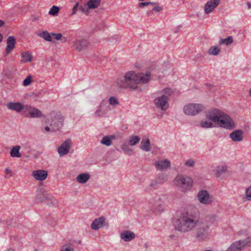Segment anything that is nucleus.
Returning <instances> with one entry per match:
<instances>
[{
    "mask_svg": "<svg viewBox=\"0 0 251 251\" xmlns=\"http://www.w3.org/2000/svg\"><path fill=\"white\" fill-rule=\"evenodd\" d=\"M151 73L147 72L146 74H136L133 71L126 72L123 78H119L117 81V85L124 89L134 90L137 88L139 83H145L150 79Z\"/></svg>",
    "mask_w": 251,
    "mask_h": 251,
    "instance_id": "nucleus-1",
    "label": "nucleus"
},
{
    "mask_svg": "<svg viewBox=\"0 0 251 251\" xmlns=\"http://www.w3.org/2000/svg\"><path fill=\"white\" fill-rule=\"evenodd\" d=\"M207 117L216 124V127H220L227 130L235 128V124L232 119L222 110L213 109L207 112Z\"/></svg>",
    "mask_w": 251,
    "mask_h": 251,
    "instance_id": "nucleus-2",
    "label": "nucleus"
},
{
    "mask_svg": "<svg viewBox=\"0 0 251 251\" xmlns=\"http://www.w3.org/2000/svg\"><path fill=\"white\" fill-rule=\"evenodd\" d=\"M198 223L195 215L191 212L187 211L182 213L179 218L175 220L173 224L176 230L186 232L191 231L198 225Z\"/></svg>",
    "mask_w": 251,
    "mask_h": 251,
    "instance_id": "nucleus-3",
    "label": "nucleus"
},
{
    "mask_svg": "<svg viewBox=\"0 0 251 251\" xmlns=\"http://www.w3.org/2000/svg\"><path fill=\"white\" fill-rule=\"evenodd\" d=\"M173 93L171 89L166 88L164 89L160 96L157 97L154 100L155 107L161 111H165L169 106V98Z\"/></svg>",
    "mask_w": 251,
    "mask_h": 251,
    "instance_id": "nucleus-4",
    "label": "nucleus"
},
{
    "mask_svg": "<svg viewBox=\"0 0 251 251\" xmlns=\"http://www.w3.org/2000/svg\"><path fill=\"white\" fill-rule=\"evenodd\" d=\"M36 200L38 201L46 202L48 204H55L56 201L48 191L42 187H39L37 190Z\"/></svg>",
    "mask_w": 251,
    "mask_h": 251,
    "instance_id": "nucleus-5",
    "label": "nucleus"
},
{
    "mask_svg": "<svg viewBox=\"0 0 251 251\" xmlns=\"http://www.w3.org/2000/svg\"><path fill=\"white\" fill-rule=\"evenodd\" d=\"M251 246V235L245 239L240 240L232 243L226 251H240L244 248Z\"/></svg>",
    "mask_w": 251,
    "mask_h": 251,
    "instance_id": "nucleus-6",
    "label": "nucleus"
},
{
    "mask_svg": "<svg viewBox=\"0 0 251 251\" xmlns=\"http://www.w3.org/2000/svg\"><path fill=\"white\" fill-rule=\"evenodd\" d=\"M210 234L209 226L206 223L199 225L197 228L196 238L198 241H203Z\"/></svg>",
    "mask_w": 251,
    "mask_h": 251,
    "instance_id": "nucleus-7",
    "label": "nucleus"
},
{
    "mask_svg": "<svg viewBox=\"0 0 251 251\" xmlns=\"http://www.w3.org/2000/svg\"><path fill=\"white\" fill-rule=\"evenodd\" d=\"M204 109V106L200 103H189L183 107L184 113L187 115L194 116Z\"/></svg>",
    "mask_w": 251,
    "mask_h": 251,
    "instance_id": "nucleus-8",
    "label": "nucleus"
},
{
    "mask_svg": "<svg viewBox=\"0 0 251 251\" xmlns=\"http://www.w3.org/2000/svg\"><path fill=\"white\" fill-rule=\"evenodd\" d=\"M174 183L176 186L187 189L192 186L193 180L187 176L179 175L176 177Z\"/></svg>",
    "mask_w": 251,
    "mask_h": 251,
    "instance_id": "nucleus-9",
    "label": "nucleus"
},
{
    "mask_svg": "<svg viewBox=\"0 0 251 251\" xmlns=\"http://www.w3.org/2000/svg\"><path fill=\"white\" fill-rule=\"evenodd\" d=\"M197 197L199 201L203 205H211L214 201V197L210 195L206 190L200 191Z\"/></svg>",
    "mask_w": 251,
    "mask_h": 251,
    "instance_id": "nucleus-10",
    "label": "nucleus"
},
{
    "mask_svg": "<svg viewBox=\"0 0 251 251\" xmlns=\"http://www.w3.org/2000/svg\"><path fill=\"white\" fill-rule=\"evenodd\" d=\"M111 110V108H110L108 103L103 100L100 103L93 115L96 118H101L105 116Z\"/></svg>",
    "mask_w": 251,
    "mask_h": 251,
    "instance_id": "nucleus-11",
    "label": "nucleus"
},
{
    "mask_svg": "<svg viewBox=\"0 0 251 251\" xmlns=\"http://www.w3.org/2000/svg\"><path fill=\"white\" fill-rule=\"evenodd\" d=\"M63 121V117L60 114H56L50 125L51 131H56L59 130L62 126Z\"/></svg>",
    "mask_w": 251,
    "mask_h": 251,
    "instance_id": "nucleus-12",
    "label": "nucleus"
},
{
    "mask_svg": "<svg viewBox=\"0 0 251 251\" xmlns=\"http://www.w3.org/2000/svg\"><path fill=\"white\" fill-rule=\"evenodd\" d=\"M154 165L157 170L163 171L170 168L171 162L167 159H159L155 161Z\"/></svg>",
    "mask_w": 251,
    "mask_h": 251,
    "instance_id": "nucleus-13",
    "label": "nucleus"
},
{
    "mask_svg": "<svg viewBox=\"0 0 251 251\" xmlns=\"http://www.w3.org/2000/svg\"><path fill=\"white\" fill-rule=\"evenodd\" d=\"M74 47L75 50L81 51L88 47L89 42L86 38H80L73 42Z\"/></svg>",
    "mask_w": 251,
    "mask_h": 251,
    "instance_id": "nucleus-14",
    "label": "nucleus"
},
{
    "mask_svg": "<svg viewBox=\"0 0 251 251\" xmlns=\"http://www.w3.org/2000/svg\"><path fill=\"white\" fill-rule=\"evenodd\" d=\"M71 146V141L70 139L66 140L58 148V152L60 156H63L69 152Z\"/></svg>",
    "mask_w": 251,
    "mask_h": 251,
    "instance_id": "nucleus-15",
    "label": "nucleus"
},
{
    "mask_svg": "<svg viewBox=\"0 0 251 251\" xmlns=\"http://www.w3.org/2000/svg\"><path fill=\"white\" fill-rule=\"evenodd\" d=\"M25 109L28 112L31 118H39L43 116L41 111L34 107L26 105H25Z\"/></svg>",
    "mask_w": 251,
    "mask_h": 251,
    "instance_id": "nucleus-16",
    "label": "nucleus"
},
{
    "mask_svg": "<svg viewBox=\"0 0 251 251\" xmlns=\"http://www.w3.org/2000/svg\"><path fill=\"white\" fill-rule=\"evenodd\" d=\"M221 0H209L205 5L204 12L209 14L220 4Z\"/></svg>",
    "mask_w": 251,
    "mask_h": 251,
    "instance_id": "nucleus-17",
    "label": "nucleus"
},
{
    "mask_svg": "<svg viewBox=\"0 0 251 251\" xmlns=\"http://www.w3.org/2000/svg\"><path fill=\"white\" fill-rule=\"evenodd\" d=\"M229 136L234 142H240L243 140V131L241 129H236L231 132Z\"/></svg>",
    "mask_w": 251,
    "mask_h": 251,
    "instance_id": "nucleus-18",
    "label": "nucleus"
},
{
    "mask_svg": "<svg viewBox=\"0 0 251 251\" xmlns=\"http://www.w3.org/2000/svg\"><path fill=\"white\" fill-rule=\"evenodd\" d=\"M6 106L9 109L15 111L18 113L25 109V105H24L22 103L19 102H9L7 104Z\"/></svg>",
    "mask_w": 251,
    "mask_h": 251,
    "instance_id": "nucleus-19",
    "label": "nucleus"
},
{
    "mask_svg": "<svg viewBox=\"0 0 251 251\" xmlns=\"http://www.w3.org/2000/svg\"><path fill=\"white\" fill-rule=\"evenodd\" d=\"M105 224V219L103 217H100L96 219L91 224V227L94 230H98L99 228L103 227Z\"/></svg>",
    "mask_w": 251,
    "mask_h": 251,
    "instance_id": "nucleus-20",
    "label": "nucleus"
},
{
    "mask_svg": "<svg viewBox=\"0 0 251 251\" xmlns=\"http://www.w3.org/2000/svg\"><path fill=\"white\" fill-rule=\"evenodd\" d=\"M135 234L129 230H124L120 234L121 239L125 242H129L135 238Z\"/></svg>",
    "mask_w": 251,
    "mask_h": 251,
    "instance_id": "nucleus-21",
    "label": "nucleus"
},
{
    "mask_svg": "<svg viewBox=\"0 0 251 251\" xmlns=\"http://www.w3.org/2000/svg\"><path fill=\"white\" fill-rule=\"evenodd\" d=\"M32 176L35 179L38 180H45L48 176L47 172L44 170H37L32 172Z\"/></svg>",
    "mask_w": 251,
    "mask_h": 251,
    "instance_id": "nucleus-22",
    "label": "nucleus"
},
{
    "mask_svg": "<svg viewBox=\"0 0 251 251\" xmlns=\"http://www.w3.org/2000/svg\"><path fill=\"white\" fill-rule=\"evenodd\" d=\"M16 39L13 36H9L7 39V46L5 49V52L9 53L15 48Z\"/></svg>",
    "mask_w": 251,
    "mask_h": 251,
    "instance_id": "nucleus-23",
    "label": "nucleus"
},
{
    "mask_svg": "<svg viewBox=\"0 0 251 251\" xmlns=\"http://www.w3.org/2000/svg\"><path fill=\"white\" fill-rule=\"evenodd\" d=\"M200 126L203 128H208L216 127V124L212 120L207 117L206 113V119L202 120L200 123Z\"/></svg>",
    "mask_w": 251,
    "mask_h": 251,
    "instance_id": "nucleus-24",
    "label": "nucleus"
},
{
    "mask_svg": "<svg viewBox=\"0 0 251 251\" xmlns=\"http://www.w3.org/2000/svg\"><path fill=\"white\" fill-rule=\"evenodd\" d=\"M227 171V167L226 166H218L215 170L216 177L223 178Z\"/></svg>",
    "mask_w": 251,
    "mask_h": 251,
    "instance_id": "nucleus-25",
    "label": "nucleus"
},
{
    "mask_svg": "<svg viewBox=\"0 0 251 251\" xmlns=\"http://www.w3.org/2000/svg\"><path fill=\"white\" fill-rule=\"evenodd\" d=\"M90 178V175L88 173H82L78 175L76 178V181L79 183H85Z\"/></svg>",
    "mask_w": 251,
    "mask_h": 251,
    "instance_id": "nucleus-26",
    "label": "nucleus"
},
{
    "mask_svg": "<svg viewBox=\"0 0 251 251\" xmlns=\"http://www.w3.org/2000/svg\"><path fill=\"white\" fill-rule=\"evenodd\" d=\"M140 148L143 151L148 152L150 151L151 149V146L150 144V141L149 139H143L141 142Z\"/></svg>",
    "mask_w": 251,
    "mask_h": 251,
    "instance_id": "nucleus-27",
    "label": "nucleus"
},
{
    "mask_svg": "<svg viewBox=\"0 0 251 251\" xmlns=\"http://www.w3.org/2000/svg\"><path fill=\"white\" fill-rule=\"evenodd\" d=\"M115 139L114 135L105 136H104L100 141V143L102 145L106 146H110L112 144V140Z\"/></svg>",
    "mask_w": 251,
    "mask_h": 251,
    "instance_id": "nucleus-28",
    "label": "nucleus"
},
{
    "mask_svg": "<svg viewBox=\"0 0 251 251\" xmlns=\"http://www.w3.org/2000/svg\"><path fill=\"white\" fill-rule=\"evenodd\" d=\"M21 57L22 58V59L21 60V63L30 62L33 58L32 54L28 51L23 52Z\"/></svg>",
    "mask_w": 251,
    "mask_h": 251,
    "instance_id": "nucleus-29",
    "label": "nucleus"
},
{
    "mask_svg": "<svg viewBox=\"0 0 251 251\" xmlns=\"http://www.w3.org/2000/svg\"><path fill=\"white\" fill-rule=\"evenodd\" d=\"M21 149V146H14L11 151H10V155L12 157H18L19 158L21 157L22 154L20 152V150Z\"/></svg>",
    "mask_w": 251,
    "mask_h": 251,
    "instance_id": "nucleus-30",
    "label": "nucleus"
},
{
    "mask_svg": "<svg viewBox=\"0 0 251 251\" xmlns=\"http://www.w3.org/2000/svg\"><path fill=\"white\" fill-rule=\"evenodd\" d=\"M130 145H128V143H124L121 146V149L126 154L130 155L133 152V150L129 147Z\"/></svg>",
    "mask_w": 251,
    "mask_h": 251,
    "instance_id": "nucleus-31",
    "label": "nucleus"
},
{
    "mask_svg": "<svg viewBox=\"0 0 251 251\" xmlns=\"http://www.w3.org/2000/svg\"><path fill=\"white\" fill-rule=\"evenodd\" d=\"M140 137L139 136L135 135L131 136L129 137L128 140V145L133 146L136 145L140 141Z\"/></svg>",
    "mask_w": 251,
    "mask_h": 251,
    "instance_id": "nucleus-32",
    "label": "nucleus"
},
{
    "mask_svg": "<svg viewBox=\"0 0 251 251\" xmlns=\"http://www.w3.org/2000/svg\"><path fill=\"white\" fill-rule=\"evenodd\" d=\"M101 0H90L87 3V6L89 8L95 9L100 5Z\"/></svg>",
    "mask_w": 251,
    "mask_h": 251,
    "instance_id": "nucleus-33",
    "label": "nucleus"
},
{
    "mask_svg": "<svg viewBox=\"0 0 251 251\" xmlns=\"http://www.w3.org/2000/svg\"><path fill=\"white\" fill-rule=\"evenodd\" d=\"M168 176L165 173L159 174L156 178L159 184H162L167 181Z\"/></svg>",
    "mask_w": 251,
    "mask_h": 251,
    "instance_id": "nucleus-34",
    "label": "nucleus"
},
{
    "mask_svg": "<svg viewBox=\"0 0 251 251\" xmlns=\"http://www.w3.org/2000/svg\"><path fill=\"white\" fill-rule=\"evenodd\" d=\"M119 104L118 99L115 97H111L108 100V104L110 108H113Z\"/></svg>",
    "mask_w": 251,
    "mask_h": 251,
    "instance_id": "nucleus-35",
    "label": "nucleus"
},
{
    "mask_svg": "<svg viewBox=\"0 0 251 251\" xmlns=\"http://www.w3.org/2000/svg\"><path fill=\"white\" fill-rule=\"evenodd\" d=\"M220 51V49L217 46H212L208 50L207 53L209 55H217Z\"/></svg>",
    "mask_w": 251,
    "mask_h": 251,
    "instance_id": "nucleus-36",
    "label": "nucleus"
},
{
    "mask_svg": "<svg viewBox=\"0 0 251 251\" xmlns=\"http://www.w3.org/2000/svg\"><path fill=\"white\" fill-rule=\"evenodd\" d=\"M38 36L48 41H51L52 37L49 32H38Z\"/></svg>",
    "mask_w": 251,
    "mask_h": 251,
    "instance_id": "nucleus-37",
    "label": "nucleus"
},
{
    "mask_svg": "<svg viewBox=\"0 0 251 251\" xmlns=\"http://www.w3.org/2000/svg\"><path fill=\"white\" fill-rule=\"evenodd\" d=\"M157 184H159L157 180H152L151 181L150 183L145 189L146 191L152 190L153 189H155L156 188V186Z\"/></svg>",
    "mask_w": 251,
    "mask_h": 251,
    "instance_id": "nucleus-38",
    "label": "nucleus"
},
{
    "mask_svg": "<svg viewBox=\"0 0 251 251\" xmlns=\"http://www.w3.org/2000/svg\"><path fill=\"white\" fill-rule=\"evenodd\" d=\"M59 11V8L55 5L52 6L51 8L50 9L49 14L51 16H56Z\"/></svg>",
    "mask_w": 251,
    "mask_h": 251,
    "instance_id": "nucleus-39",
    "label": "nucleus"
},
{
    "mask_svg": "<svg viewBox=\"0 0 251 251\" xmlns=\"http://www.w3.org/2000/svg\"><path fill=\"white\" fill-rule=\"evenodd\" d=\"M233 42L232 37V36H230L227 37V38L225 39H221L219 43L220 44H225L226 45H228L229 44H230Z\"/></svg>",
    "mask_w": 251,
    "mask_h": 251,
    "instance_id": "nucleus-40",
    "label": "nucleus"
},
{
    "mask_svg": "<svg viewBox=\"0 0 251 251\" xmlns=\"http://www.w3.org/2000/svg\"><path fill=\"white\" fill-rule=\"evenodd\" d=\"M218 219V216L216 214H210L206 217V220L210 223H214Z\"/></svg>",
    "mask_w": 251,
    "mask_h": 251,
    "instance_id": "nucleus-41",
    "label": "nucleus"
},
{
    "mask_svg": "<svg viewBox=\"0 0 251 251\" xmlns=\"http://www.w3.org/2000/svg\"><path fill=\"white\" fill-rule=\"evenodd\" d=\"M31 77L29 75L24 80L23 84L24 86H27L31 83Z\"/></svg>",
    "mask_w": 251,
    "mask_h": 251,
    "instance_id": "nucleus-42",
    "label": "nucleus"
},
{
    "mask_svg": "<svg viewBox=\"0 0 251 251\" xmlns=\"http://www.w3.org/2000/svg\"><path fill=\"white\" fill-rule=\"evenodd\" d=\"M60 251H74V249L70 246L65 245L61 247Z\"/></svg>",
    "mask_w": 251,
    "mask_h": 251,
    "instance_id": "nucleus-43",
    "label": "nucleus"
},
{
    "mask_svg": "<svg viewBox=\"0 0 251 251\" xmlns=\"http://www.w3.org/2000/svg\"><path fill=\"white\" fill-rule=\"evenodd\" d=\"M246 200L247 201L251 200V186H250L246 190Z\"/></svg>",
    "mask_w": 251,
    "mask_h": 251,
    "instance_id": "nucleus-44",
    "label": "nucleus"
},
{
    "mask_svg": "<svg viewBox=\"0 0 251 251\" xmlns=\"http://www.w3.org/2000/svg\"><path fill=\"white\" fill-rule=\"evenodd\" d=\"M195 163V162L194 160L192 159H189L185 162L184 165L190 167H193L194 166Z\"/></svg>",
    "mask_w": 251,
    "mask_h": 251,
    "instance_id": "nucleus-45",
    "label": "nucleus"
},
{
    "mask_svg": "<svg viewBox=\"0 0 251 251\" xmlns=\"http://www.w3.org/2000/svg\"><path fill=\"white\" fill-rule=\"evenodd\" d=\"M155 201H156L155 200H154L152 198H150L149 200H148V202L150 205V206L149 207V209H152L154 204L155 203Z\"/></svg>",
    "mask_w": 251,
    "mask_h": 251,
    "instance_id": "nucleus-46",
    "label": "nucleus"
},
{
    "mask_svg": "<svg viewBox=\"0 0 251 251\" xmlns=\"http://www.w3.org/2000/svg\"><path fill=\"white\" fill-rule=\"evenodd\" d=\"M80 9L83 12L85 13V14H88L89 13V9L90 8L87 7L86 3L83 6H80Z\"/></svg>",
    "mask_w": 251,
    "mask_h": 251,
    "instance_id": "nucleus-47",
    "label": "nucleus"
},
{
    "mask_svg": "<svg viewBox=\"0 0 251 251\" xmlns=\"http://www.w3.org/2000/svg\"><path fill=\"white\" fill-rule=\"evenodd\" d=\"M150 4H154V3L152 2H141L139 4V7L140 8H143L144 6H148Z\"/></svg>",
    "mask_w": 251,
    "mask_h": 251,
    "instance_id": "nucleus-48",
    "label": "nucleus"
},
{
    "mask_svg": "<svg viewBox=\"0 0 251 251\" xmlns=\"http://www.w3.org/2000/svg\"><path fill=\"white\" fill-rule=\"evenodd\" d=\"M51 34L53 36H54V38L56 40H59L62 37V35L61 33H55L54 32H52Z\"/></svg>",
    "mask_w": 251,
    "mask_h": 251,
    "instance_id": "nucleus-49",
    "label": "nucleus"
},
{
    "mask_svg": "<svg viewBox=\"0 0 251 251\" xmlns=\"http://www.w3.org/2000/svg\"><path fill=\"white\" fill-rule=\"evenodd\" d=\"M79 5V3L78 2H76L75 5H74L73 8V10H72V15H74L76 13L77 10V8H78V6Z\"/></svg>",
    "mask_w": 251,
    "mask_h": 251,
    "instance_id": "nucleus-50",
    "label": "nucleus"
},
{
    "mask_svg": "<svg viewBox=\"0 0 251 251\" xmlns=\"http://www.w3.org/2000/svg\"><path fill=\"white\" fill-rule=\"evenodd\" d=\"M5 173L7 174V175H10V176H13V173H12V171H11V169H10L9 168H7L5 169Z\"/></svg>",
    "mask_w": 251,
    "mask_h": 251,
    "instance_id": "nucleus-51",
    "label": "nucleus"
},
{
    "mask_svg": "<svg viewBox=\"0 0 251 251\" xmlns=\"http://www.w3.org/2000/svg\"><path fill=\"white\" fill-rule=\"evenodd\" d=\"M106 29V26L104 24H102V26L101 27H100L99 26H97L96 30H105Z\"/></svg>",
    "mask_w": 251,
    "mask_h": 251,
    "instance_id": "nucleus-52",
    "label": "nucleus"
},
{
    "mask_svg": "<svg viewBox=\"0 0 251 251\" xmlns=\"http://www.w3.org/2000/svg\"><path fill=\"white\" fill-rule=\"evenodd\" d=\"M162 10V8L161 7H160L159 6L154 7L152 10L155 11V12H159Z\"/></svg>",
    "mask_w": 251,
    "mask_h": 251,
    "instance_id": "nucleus-53",
    "label": "nucleus"
},
{
    "mask_svg": "<svg viewBox=\"0 0 251 251\" xmlns=\"http://www.w3.org/2000/svg\"><path fill=\"white\" fill-rule=\"evenodd\" d=\"M40 18V17L39 15H34L32 16V21H37L39 20Z\"/></svg>",
    "mask_w": 251,
    "mask_h": 251,
    "instance_id": "nucleus-54",
    "label": "nucleus"
},
{
    "mask_svg": "<svg viewBox=\"0 0 251 251\" xmlns=\"http://www.w3.org/2000/svg\"><path fill=\"white\" fill-rule=\"evenodd\" d=\"M247 5L248 9H251V2H247Z\"/></svg>",
    "mask_w": 251,
    "mask_h": 251,
    "instance_id": "nucleus-55",
    "label": "nucleus"
},
{
    "mask_svg": "<svg viewBox=\"0 0 251 251\" xmlns=\"http://www.w3.org/2000/svg\"><path fill=\"white\" fill-rule=\"evenodd\" d=\"M4 25V22L3 21L0 20V27L3 26Z\"/></svg>",
    "mask_w": 251,
    "mask_h": 251,
    "instance_id": "nucleus-56",
    "label": "nucleus"
},
{
    "mask_svg": "<svg viewBox=\"0 0 251 251\" xmlns=\"http://www.w3.org/2000/svg\"><path fill=\"white\" fill-rule=\"evenodd\" d=\"M45 129L46 131H50V128L48 126L45 127Z\"/></svg>",
    "mask_w": 251,
    "mask_h": 251,
    "instance_id": "nucleus-57",
    "label": "nucleus"
},
{
    "mask_svg": "<svg viewBox=\"0 0 251 251\" xmlns=\"http://www.w3.org/2000/svg\"><path fill=\"white\" fill-rule=\"evenodd\" d=\"M149 243H145V244H144V247L145 248H146V249H147V248H148L149 247Z\"/></svg>",
    "mask_w": 251,
    "mask_h": 251,
    "instance_id": "nucleus-58",
    "label": "nucleus"
},
{
    "mask_svg": "<svg viewBox=\"0 0 251 251\" xmlns=\"http://www.w3.org/2000/svg\"><path fill=\"white\" fill-rule=\"evenodd\" d=\"M40 94V93L39 92L36 94H33V96H35V97H38Z\"/></svg>",
    "mask_w": 251,
    "mask_h": 251,
    "instance_id": "nucleus-59",
    "label": "nucleus"
},
{
    "mask_svg": "<svg viewBox=\"0 0 251 251\" xmlns=\"http://www.w3.org/2000/svg\"><path fill=\"white\" fill-rule=\"evenodd\" d=\"M3 39V36L1 34H0V43L2 41Z\"/></svg>",
    "mask_w": 251,
    "mask_h": 251,
    "instance_id": "nucleus-60",
    "label": "nucleus"
},
{
    "mask_svg": "<svg viewBox=\"0 0 251 251\" xmlns=\"http://www.w3.org/2000/svg\"><path fill=\"white\" fill-rule=\"evenodd\" d=\"M6 251H15L13 249L10 248L8 249Z\"/></svg>",
    "mask_w": 251,
    "mask_h": 251,
    "instance_id": "nucleus-61",
    "label": "nucleus"
},
{
    "mask_svg": "<svg viewBox=\"0 0 251 251\" xmlns=\"http://www.w3.org/2000/svg\"><path fill=\"white\" fill-rule=\"evenodd\" d=\"M158 210L161 211L162 210V209L160 207H159V208H158Z\"/></svg>",
    "mask_w": 251,
    "mask_h": 251,
    "instance_id": "nucleus-62",
    "label": "nucleus"
},
{
    "mask_svg": "<svg viewBox=\"0 0 251 251\" xmlns=\"http://www.w3.org/2000/svg\"><path fill=\"white\" fill-rule=\"evenodd\" d=\"M249 94H250V96H251V89L250 91Z\"/></svg>",
    "mask_w": 251,
    "mask_h": 251,
    "instance_id": "nucleus-63",
    "label": "nucleus"
},
{
    "mask_svg": "<svg viewBox=\"0 0 251 251\" xmlns=\"http://www.w3.org/2000/svg\"><path fill=\"white\" fill-rule=\"evenodd\" d=\"M181 27H182L181 26H179V28L178 29H180Z\"/></svg>",
    "mask_w": 251,
    "mask_h": 251,
    "instance_id": "nucleus-64",
    "label": "nucleus"
}]
</instances>
